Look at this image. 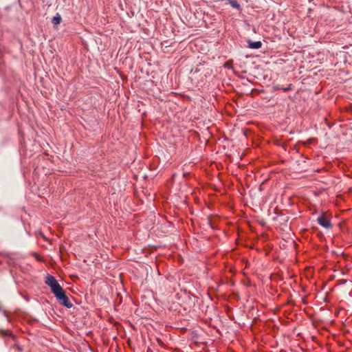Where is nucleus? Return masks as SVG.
<instances>
[{
    "label": "nucleus",
    "instance_id": "5",
    "mask_svg": "<svg viewBox=\"0 0 352 352\" xmlns=\"http://www.w3.org/2000/svg\"><path fill=\"white\" fill-rule=\"evenodd\" d=\"M228 3L232 7V8H234L236 9H240V5L239 4V3L237 2L236 0H226Z\"/></svg>",
    "mask_w": 352,
    "mask_h": 352
},
{
    "label": "nucleus",
    "instance_id": "1",
    "mask_svg": "<svg viewBox=\"0 0 352 352\" xmlns=\"http://www.w3.org/2000/svg\"><path fill=\"white\" fill-rule=\"evenodd\" d=\"M45 283L50 287L52 292L62 305L67 308H71L73 306L65 291L53 276L48 275L46 277Z\"/></svg>",
    "mask_w": 352,
    "mask_h": 352
},
{
    "label": "nucleus",
    "instance_id": "3",
    "mask_svg": "<svg viewBox=\"0 0 352 352\" xmlns=\"http://www.w3.org/2000/svg\"><path fill=\"white\" fill-rule=\"evenodd\" d=\"M248 43V47L251 49H259L262 46V43L261 41H252L249 40Z\"/></svg>",
    "mask_w": 352,
    "mask_h": 352
},
{
    "label": "nucleus",
    "instance_id": "2",
    "mask_svg": "<svg viewBox=\"0 0 352 352\" xmlns=\"http://www.w3.org/2000/svg\"><path fill=\"white\" fill-rule=\"evenodd\" d=\"M318 223L322 227L325 228H330L331 227V223L330 220L325 217L324 214H321L318 218Z\"/></svg>",
    "mask_w": 352,
    "mask_h": 352
},
{
    "label": "nucleus",
    "instance_id": "4",
    "mask_svg": "<svg viewBox=\"0 0 352 352\" xmlns=\"http://www.w3.org/2000/svg\"><path fill=\"white\" fill-rule=\"evenodd\" d=\"M61 21V16L58 13H56V14L52 18V23L54 25H58L60 24Z\"/></svg>",
    "mask_w": 352,
    "mask_h": 352
}]
</instances>
